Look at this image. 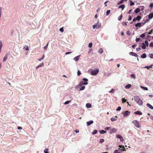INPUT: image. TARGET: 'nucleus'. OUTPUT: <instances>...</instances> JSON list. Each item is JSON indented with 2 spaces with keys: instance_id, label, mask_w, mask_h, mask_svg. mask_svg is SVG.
<instances>
[{
  "instance_id": "obj_11",
  "label": "nucleus",
  "mask_w": 153,
  "mask_h": 153,
  "mask_svg": "<svg viewBox=\"0 0 153 153\" xmlns=\"http://www.w3.org/2000/svg\"><path fill=\"white\" fill-rule=\"evenodd\" d=\"M134 114H136L141 115L142 114V113L140 111H137L134 112Z\"/></svg>"
},
{
  "instance_id": "obj_59",
  "label": "nucleus",
  "mask_w": 153,
  "mask_h": 153,
  "mask_svg": "<svg viewBox=\"0 0 153 153\" xmlns=\"http://www.w3.org/2000/svg\"><path fill=\"white\" fill-rule=\"evenodd\" d=\"M141 49L140 48H136V50L137 51H139Z\"/></svg>"
},
{
  "instance_id": "obj_18",
  "label": "nucleus",
  "mask_w": 153,
  "mask_h": 153,
  "mask_svg": "<svg viewBox=\"0 0 153 153\" xmlns=\"http://www.w3.org/2000/svg\"><path fill=\"white\" fill-rule=\"evenodd\" d=\"M23 49L25 50H26L27 51H28L29 50V48L28 46L25 45L24 48Z\"/></svg>"
},
{
  "instance_id": "obj_23",
  "label": "nucleus",
  "mask_w": 153,
  "mask_h": 153,
  "mask_svg": "<svg viewBox=\"0 0 153 153\" xmlns=\"http://www.w3.org/2000/svg\"><path fill=\"white\" fill-rule=\"evenodd\" d=\"M103 50L102 48H100L99 49L98 51V52L100 53H103Z\"/></svg>"
},
{
  "instance_id": "obj_38",
  "label": "nucleus",
  "mask_w": 153,
  "mask_h": 153,
  "mask_svg": "<svg viewBox=\"0 0 153 153\" xmlns=\"http://www.w3.org/2000/svg\"><path fill=\"white\" fill-rule=\"evenodd\" d=\"M131 77H132L134 79H135V78H136V76L134 74H131Z\"/></svg>"
},
{
  "instance_id": "obj_62",
  "label": "nucleus",
  "mask_w": 153,
  "mask_h": 153,
  "mask_svg": "<svg viewBox=\"0 0 153 153\" xmlns=\"http://www.w3.org/2000/svg\"><path fill=\"white\" fill-rule=\"evenodd\" d=\"M97 27V26L96 25H94L93 26V29H95L96 28H97V27Z\"/></svg>"
},
{
  "instance_id": "obj_3",
  "label": "nucleus",
  "mask_w": 153,
  "mask_h": 153,
  "mask_svg": "<svg viewBox=\"0 0 153 153\" xmlns=\"http://www.w3.org/2000/svg\"><path fill=\"white\" fill-rule=\"evenodd\" d=\"M132 123L137 128H140L141 127L139 122L136 120H133Z\"/></svg>"
},
{
  "instance_id": "obj_12",
  "label": "nucleus",
  "mask_w": 153,
  "mask_h": 153,
  "mask_svg": "<svg viewBox=\"0 0 153 153\" xmlns=\"http://www.w3.org/2000/svg\"><path fill=\"white\" fill-rule=\"evenodd\" d=\"M125 7V4H122L118 8H122V10H123L124 8Z\"/></svg>"
},
{
  "instance_id": "obj_28",
  "label": "nucleus",
  "mask_w": 153,
  "mask_h": 153,
  "mask_svg": "<svg viewBox=\"0 0 153 153\" xmlns=\"http://www.w3.org/2000/svg\"><path fill=\"white\" fill-rule=\"evenodd\" d=\"M141 17L140 16H138L136 18V19H137V20L139 21L141 19Z\"/></svg>"
},
{
  "instance_id": "obj_5",
  "label": "nucleus",
  "mask_w": 153,
  "mask_h": 153,
  "mask_svg": "<svg viewBox=\"0 0 153 153\" xmlns=\"http://www.w3.org/2000/svg\"><path fill=\"white\" fill-rule=\"evenodd\" d=\"M130 113V112L128 111H124L123 113V115L124 117H127L128 116Z\"/></svg>"
},
{
  "instance_id": "obj_27",
  "label": "nucleus",
  "mask_w": 153,
  "mask_h": 153,
  "mask_svg": "<svg viewBox=\"0 0 153 153\" xmlns=\"http://www.w3.org/2000/svg\"><path fill=\"white\" fill-rule=\"evenodd\" d=\"M142 45L141 46L142 48L143 49H145L146 48V45H145L144 43H143L142 44Z\"/></svg>"
},
{
  "instance_id": "obj_4",
  "label": "nucleus",
  "mask_w": 153,
  "mask_h": 153,
  "mask_svg": "<svg viewBox=\"0 0 153 153\" xmlns=\"http://www.w3.org/2000/svg\"><path fill=\"white\" fill-rule=\"evenodd\" d=\"M99 72V70L98 69H97L96 70L92 71L91 72V74L93 75H96L98 74Z\"/></svg>"
},
{
  "instance_id": "obj_46",
  "label": "nucleus",
  "mask_w": 153,
  "mask_h": 153,
  "mask_svg": "<svg viewBox=\"0 0 153 153\" xmlns=\"http://www.w3.org/2000/svg\"><path fill=\"white\" fill-rule=\"evenodd\" d=\"M149 56L151 58L153 59V54L151 53L149 54Z\"/></svg>"
},
{
  "instance_id": "obj_14",
  "label": "nucleus",
  "mask_w": 153,
  "mask_h": 153,
  "mask_svg": "<svg viewBox=\"0 0 153 153\" xmlns=\"http://www.w3.org/2000/svg\"><path fill=\"white\" fill-rule=\"evenodd\" d=\"M44 65L43 64V63H42L41 64H40L39 65H38L37 66L36 68L37 69L39 67H42V66H44Z\"/></svg>"
},
{
  "instance_id": "obj_13",
  "label": "nucleus",
  "mask_w": 153,
  "mask_h": 153,
  "mask_svg": "<svg viewBox=\"0 0 153 153\" xmlns=\"http://www.w3.org/2000/svg\"><path fill=\"white\" fill-rule=\"evenodd\" d=\"M79 56H80L79 55V56H76L74 58V60L76 61H77L78 60H79Z\"/></svg>"
},
{
  "instance_id": "obj_63",
  "label": "nucleus",
  "mask_w": 153,
  "mask_h": 153,
  "mask_svg": "<svg viewBox=\"0 0 153 153\" xmlns=\"http://www.w3.org/2000/svg\"><path fill=\"white\" fill-rule=\"evenodd\" d=\"M150 7L151 8L153 7V3H152L150 4Z\"/></svg>"
},
{
  "instance_id": "obj_21",
  "label": "nucleus",
  "mask_w": 153,
  "mask_h": 153,
  "mask_svg": "<svg viewBox=\"0 0 153 153\" xmlns=\"http://www.w3.org/2000/svg\"><path fill=\"white\" fill-rule=\"evenodd\" d=\"M100 133L101 134H104L106 133V131L104 130H102L99 131Z\"/></svg>"
},
{
  "instance_id": "obj_2",
  "label": "nucleus",
  "mask_w": 153,
  "mask_h": 153,
  "mask_svg": "<svg viewBox=\"0 0 153 153\" xmlns=\"http://www.w3.org/2000/svg\"><path fill=\"white\" fill-rule=\"evenodd\" d=\"M88 79L86 78H84L82 79V80L79 83V85L80 86L83 85H86L88 84Z\"/></svg>"
},
{
  "instance_id": "obj_45",
  "label": "nucleus",
  "mask_w": 153,
  "mask_h": 153,
  "mask_svg": "<svg viewBox=\"0 0 153 153\" xmlns=\"http://www.w3.org/2000/svg\"><path fill=\"white\" fill-rule=\"evenodd\" d=\"M132 19V16H131V15H129V18L128 19V21H130Z\"/></svg>"
},
{
  "instance_id": "obj_53",
  "label": "nucleus",
  "mask_w": 153,
  "mask_h": 153,
  "mask_svg": "<svg viewBox=\"0 0 153 153\" xmlns=\"http://www.w3.org/2000/svg\"><path fill=\"white\" fill-rule=\"evenodd\" d=\"M81 74L80 71L79 70H78L77 71V75L79 76Z\"/></svg>"
},
{
  "instance_id": "obj_7",
  "label": "nucleus",
  "mask_w": 153,
  "mask_h": 153,
  "mask_svg": "<svg viewBox=\"0 0 153 153\" xmlns=\"http://www.w3.org/2000/svg\"><path fill=\"white\" fill-rule=\"evenodd\" d=\"M129 54L130 55L134 56H135L136 57H137L138 56V55L136 54V53H133V52H130L129 53Z\"/></svg>"
},
{
  "instance_id": "obj_61",
  "label": "nucleus",
  "mask_w": 153,
  "mask_h": 153,
  "mask_svg": "<svg viewBox=\"0 0 153 153\" xmlns=\"http://www.w3.org/2000/svg\"><path fill=\"white\" fill-rule=\"evenodd\" d=\"M17 129L19 130H21L22 129V128L20 126H18L17 127Z\"/></svg>"
},
{
  "instance_id": "obj_42",
  "label": "nucleus",
  "mask_w": 153,
  "mask_h": 153,
  "mask_svg": "<svg viewBox=\"0 0 153 153\" xmlns=\"http://www.w3.org/2000/svg\"><path fill=\"white\" fill-rule=\"evenodd\" d=\"M71 102V101H67L65 102V103H64V104H65V105L68 104L70 102Z\"/></svg>"
},
{
  "instance_id": "obj_33",
  "label": "nucleus",
  "mask_w": 153,
  "mask_h": 153,
  "mask_svg": "<svg viewBox=\"0 0 153 153\" xmlns=\"http://www.w3.org/2000/svg\"><path fill=\"white\" fill-rule=\"evenodd\" d=\"M128 22H123L122 23V25L123 26H126L127 25V23Z\"/></svg>"
},
{
  "instance_id": "obj_35",
  "label": "nucleus",
  "mask_w": 153,
  "mask_h": 153,
  "mask_svg": "<svg viewBox=\"0 0 153 153\" xmlns=\"http://www.w3.org/2000/svg\"><path fill=\"white\" fill-rule=\"evenodd\" d=\"M48 149L47 148H46L44 150V152L45 153H48Z\"/></svg>"
},
{
  "instance_id": "obj_10",
  "label": "nucleus",
  "mask_w": 153,
  "mask_h": 153,
  "mask_svg": "<svg viewBox=\"0 0 153 153\" xmlns=\"http://www.w3.org/2000/svg\"><path fill=\"white\" fill-rule=\"evenodd\" d=\"M146 105L149 107L152 110L153 109V106H152L151 105H150L149 103H147L146 104Z\"/></svg>"
},
{
  "instance_id": "obj_30",
  "label": "nucleus",
  "mask_w": 153,
  "mask_h": 153,
  "mask_svg": "<svg viewBox=\"0 0 153 153\" xmlns=\"http://www.w3.org/2000/svg\"><path fill=\"white\" fill-rule=\"evenodd\" d=\"M96 25L97 26V28H100V27H101V25L100 24H96Z\"/></svg>"
},
{
  "instance_id": "obj_32",
  "label": "nucleus",
  "mask_w": 153,
  "mask_h": 153,
  "mask_svg": "<svg viewBox=\"0 0 153 153\" xmlns=\"http://www.w3.org/2000/svg\"><path fill=\"white\" fill-rule=\"evenodd\" d=\"M123 17V15H122V14H121L120 16H119L118 18V20H119V21H120L122 18Z\"/></svg>"
},
{
  "instance_id": "obj_36",
  "label": "nucleus",
  "mask_w": 153,
  "mask_h": 153,
  "mask_svg": "<svg viewBox=\"0 0 153 153\" xmlns=\"http://www.w3.org/2000/svg\"><path fill=\"white\" fill-rule=\"evenodd\" d=\"M140 87H141V88L144 89L145 90H148V88L147 87H143V86H141Z\"/></svg>"
},
{
  "instance_id": "obj_52",
  "label": "nucleus",
  "mask_w": 153,
  "mask_h": 153,
  "mask_svg": "<svg viewBox=\"0 0 153 153\" xmlns=\"http://www.w3.org/2000/svg\"><path fill=\"white\" fill-rule=\"evenodd\" d=\"M126 100L125 99V98H123L122 99V102L123 103H124L126 102Z\"/></svg>"
},
{
  "instance_id": "obj_1",
  "label": "nucleus",
  "mask_w": 153,
  "mask_h": 153,
  "mask_svg": "<svg viewBox=\"0 0 153 153\" xmlns=\"http://www.w3.org/2000/svg\"><path fill=\"white\" fill-rule=\"evenodd\" d=\"M134 100L135 102L139 105H142L143 104V102L140 99L138 96H135L134 97Z\"/></svg>"
},
{
  "instance_id": "obj_47",
  "label": "nucleus",
  "mask_w": 153,
  "mask_h": 153,
  "mask_svg": "<svg viewBox=\"0 0 153 153\" xmlns=\"http://www.w3.org/2000/svg\"><path fill=\"white\" fill-rule=\"evenodd\" d=\"M92 45V43L91 42L89 44L88 47L89 48H91Z\"/></svg>"
},
{
  "instance_id": "obj_51",
  "label": "nucleus",
  "mask_w": 153,
  "mask_h": 153,
  "mask_svg": "<svg viewBox=\"0 0 153 153\" xmlns=\"http://www.w3.org/2000/svg\"><path fill=\"white\" fill-rule=\"evenodd\" d=\"M115 91V90L114 89L112 88L109 91V92L110 93H113Z\"/></svg>"
},
{
  "instance_id": "obj_44",
  "label": "nucleus",
  "mask_w": 153,
  "mask_h": 153,
  "mask_svg": "<svg viewBox=\"0 0 153 153\" xmlns=\"http://www.w3.org/2000/svg\"><path fill=\"white\" fill-rule=\"evenodd\" d=\"M59 30L62 32H63L64 31V30L63 29V27H61L60 28Z\"/></svg>"
},
{
  "instance_id": "obj_25",
  "label": "nucleus",
  "mask_w": 153,
  "mask_h": 153,
  "mask_svg": "<svg viewBox=\"0 0 153 153\" xmlns=\"http://www.w3.org/2000/svg\"><path fill=\"white\" fill-rule=\"evenodd\" d=\"M116 137L117 138L119 139H121L123 138L122 137L120 134H117L116 136Z\"/></svg>"
},
{
  "instance_id": "obj_43",
  "label": "nucleus",
  "mask_w": 153,
  "mask_h": 153,
  "mask_svg": "<svg viewBox=\"0 0 153 153\" xmlns=\"http://www.w3.org/2000/svg\"><path fill=\"white\" fill-rule=\"evenodd\" d=\"M85 86H82L80 88V91L83 90L85 89Z\"/></svg>"
},
{
  "instance_id": "obj_57",
  "label": "nucleus",
  "mask_w": 153,
  "mask_h": 153,
  "mask_svg": "<svg viewBox=\"0 0 153 153\" xmlns=\"http://www.w3.org/2000/svg\"><path fill=\"white\" fill-rule=\"evenodd\" d=\"M127 34L128 36H130L131 34V33L129 31H128L127 32Z\"/></svg>"
},
{
  "instance_id": "obj_17",
  "label": "nucleus",
  "mask_w": 153,
  "mask_h": 153,
  "mask_svg": "<svg viewBox=\"0 0 153 153\" xmlns=\"http://www.w3.org/2000/svg\"><path fill=\"white\" fill-rule=\"evenodd\" d=\"M86 105L87 108H90L91 107V105L89 103H87Z\"/></svg>"
},
{
  "instance_id": "obj_15",
  "label": "nucleus",
  "mask_w": 153,
  "mask_h": 153,
  "mask_svg": "<svg viewBox=\"0 0 153 153\" xmlns=\"http://www.w3.org/2000/svg\"><path fill=\"white\" fill-rule=\"evenodd\" d=\"M7 55H6L4 57L3 59V62H5L6 60L7 59Z\"/></svg>"
},
{
  "instance_id": "obj_54",
  "label": "nucleus",
  "mask_w": 153,
  "mask_h": 153,
  "mask_svg": "<svg viewBox=\"0 0 153 153\" xmlns=\"http://www.w3.org/2000/svg\"><path fill=\"white\" fill-rule=\"evenodd\" d=\"M110 128V127H107L105 128V129L106 130H108Z\"/></svg>"
},
{
  "instance_id": "obj_60",
  "label": "nucleus",
  "mask_w": 153,
  "mask_h": 153,
  "mask_svg": "<svg viewBox=\"0 0 153 153\" xmlns=\"http://www.w3.org/2000/svg\"><path fill=\"white\" fill-rule=\"evenodd\" d=\"M140 40V38H137L136 39V41L137 42L139 41Z\"/></svg>"
},
{
  "instance_id": "obj_48",
  "label": "nucleus",
  "mask_w": 153,
  "mask_h": 153,
  "mask_svg": "<svg viewBox=\"0 0 153 153\" xmlns=\"http://www.w3.org/2000/svg\"><path fill=\"white\" fill-rule=\"evenodd\" d=\"M121 107L120 106L118 107L117 108V109L116 110L117 111H120L121 109Z\"/></svg>"
},
{
  "instance_id": "obj_64",
  "label": "nucleus",
  "mask_w": 153,
  "mask_h": 153,
  "mask_svg": "<svg viewBox=\"0 0 153 153\" xmlns=\"http://www.w3.org/2000/svg\"><path fill=\"white\" fill-rule=\"evenodd\" d=\"M153 31V29H152L150 32L149 33V34H150L152 33V32Z\"/></svg>"
},
{
  "instance_id": "obj_9",
  "label": "nucleus",
  "mask_w": 153,
  "mask_h": 153,
  "mask_svg": "<svg viewBox=\"0 0 153 153\" xmlns=\"http://www.w3.org/2000/svg\"><path fill=\"white\" fill-rule=\"evenodd\" d=\"M93 123V121L92 120H91L89 122H87L86 123L87 125V126H89L91 124H92Z\"/></svg>"
},
{
  "instance_id": "obj_58",
  "label": "nucleus",
  "mask_w": 153,
  "mask_h": 153,
  "mask_svg": "<svg viewBox=\"0 0 153 153\" xmlns=\"http://www.w3.org/2000/svg\"><path fill=\"white\" fill-rule=\"evenodd\" d=\"M132 11V9H130L129 10L128 12L127 13L128 14H130L131 12Z\"/></svg>"
},
{
  "instance_id": "obj_22",
  "label": "nucleus",
  "mask_w": 153,
  "mask_h": 153,
  "mask_svg": "<svg viewBox=\"0 0 153 153\" xmlns=\"http://www.w3.org/2000/svg\"><path fill=\"white\" fill-rule=\"evenodd\" d=\"M148 17L149 19H152L153 17V13H150L148 15Z\"/></svg>"
},
{
  "instance_id": "obj_26",
  "label": "nucleus",
  "mask_w": 153,
  "mask_h": 153,
  "mask_svg": "<svg viewBox=\"0 0 153 153\" xmlns=\"http://www.w3.org/2000/svg\"><path fill=\"white\" fill-rule=\"evenodd\" d=\"M119 147L120 148H121L122 149H121V151H124L125 150V148H124V147L123 146H119Z\"/></svg>"
},
{
  "instance_id": "obj_29",
  "label": "nucleus",
  "mask_w": 153,
  "mask_h": 153,
  "mask_svg": "<svg viewBox=\"0 0 153 153\" xmlns=\"http://www.w3.org/2000/svg\"><path fill=\"white\" fill-rule=\"evenodd\" d=\"M97 131L96 130H94V131L92 133V134L94 135L97 133Z\"/></svg>"
},
{
  "instance_id": "obj_49",
  "label": "nucleus",
  "mask_w": 153,
  "mask_h": 153,
  "mask_svg": "<svg viewBox=\"0 0 153 153\" xmlns=\"http://www.w3.org/2000/svg\"><path fill=\"white\" fill-rule=\"evenodd\" d=\"M104 141V140L103 139H101L100 140V143H102Z\"/></svg>"
},
{
  "instance_id": "obj_41",
  "label": "nucleus",
  "mask_w": 153,
  "mask_h": 153,
  "mask_svg": "<svg viewBox=\"0 0 153 153\" xmlns=\"http://www.w3.org/2000/svg\"><path fill=\"white\" fill-rule=\"evenodd\" d=\"M130 5L131 6L132 5H134V2H133L132 1H130Z\"/></svg>"
},
{
  "instance_id": "obj_6",
  "label": "nucleus",
  "mask_w": 153,
  "mask_h": 153,
  "mask_svg": "<svg viewBox=\"0 0 153 153\" xmlns=\"http://www.w3.org/2000/svg\"><path fill=\"white\" fill-rule=\"evenodd\" d=\"M117 130V129L115 128H113L110 131V134H112L113 133L116 132Z\"/></svg>"
},
{
  "instance_id": "obj_19",
  "label": "nucleus",
  "mask_w": 153,
  "mask_h": 153,
  "mask_svg": "<svg viewBox=\"0 0 153 153\" xmlns=\"http://www.w3.org/2000/svg\"><path fill=\"white\" fill-rule=\"evenodd\" d=\"M140 9H139V8H137L134 10L135 13H138V12H140Z\"/></svg>"
},
{
  "instance_id": "obj_39",
  "label": "nucleus",
  "mask_w": 153,
  "mask_h": 153,
  "mask_svg": "<svg viewBox=\"0 0 153 153\" xmlns=\"http://www.w3.org/2000/svg\"><path fill=\"white\" fill-rule=\"evenodd\" d=\"M111 12V11L110 10H108L107 12L106 13V15L108 16L109 15V14Z\"/></svg>"
},
{
  "instance_id": "obj_16",
  "label": "nucleus",
  "mask_w": 153,
  "mask_h": 153,
  "mask_svg": "<svg viewBox=\"0 0 153 153\" xmlns=\"http://www.w3.org/2000/svg\"><path fill=\"white\" fill-rule=\"evenodd\" d=\"M131 85L130 84H129L128 85H126L125 87V88L126 89H128L130 88L131 87Z\"/></svg>"
},
{
  "instance_id": "obj_20",
  "label": "nucleus",
  "mask_w": 153,
  "mask_h": 153,
  "mask_svg": "<svg viewBox=\"0 0 153 153\" xmlns=\"http://www.w3.org/2000/svg\"><path fill=\"white\" fill-rule=\"evenodd\" d=\"M141 57L142 58H145L146 57V53H144L141 55Z\"/></svg>"
},
{
  "instance_id": "obj_24",
  "label": "nucleus",
  "mask_w": 153,
  "mask_h": 153,
  "mask_svg": "<svg viewBox=\"0 0 153 153\" xmlns=\"http://www.w3.org/2000/svg\"><path fill=\"white\" fill-rule=\"evenodd\" d=\"M141 23H137L135 25V26L136 27H140L141 26Z\"/></svg>"
},
{
  "instance_id": "obj_8",
  "label": "nucleus",
  "mask_w": 153,
  "mask_h": 153,
  "mask_svg": "<svg viewBox=\"0 0 153 153\" xmlns=\"http://www.w3.org/2000/svg\"><path fill=\"white\" fill-rule=\"evenodd\" d=\"M121 152V150L120 148L118 150H116L114 152V153H120Z\"/></svg>"
},
{
  "instance_id": "obj_50",
  "label": "nucleus",
  "mask_w": 153,
  "mask_h": 153,
  "mask_svg": "<svg viewBox=\"0 0 153 153\" xmlns=\"http://www.w3.org/2000/svg\"><path fill=\"white\" fill-rule=\"evenodd\" d=\"M48 43L44 47V49L45 50H46L47 49V47H48Z\"/></svg>"
},
{
  "instance_id": "obj_56",
  "label": "nucleus",
  "mask_w": 153,
  "mask_h": 153,
  "mask_svg": "<svg viewBox=\"0 0 153 153\" xmlns=\"http://www.w3.org/2000/svg\"><path fill=\"white\" fill-rule=\"evenodd\" d=\"M145 34L144 33H143L140 36V37L141 38H143L145 36Z\"/></svg>"
},
{
  "instance_id": "obj_37",
  "label": "nucleus",
  "mask_w": 153,
  "mask_h": 153,
  "mask_svg": "<svg viewBox=\"0 0 153 153\" xmlns=\"http://www.w3.org/2000/svg\"><path fill=\"white\" fill-rule=\"evenodd\" d=\"M153 65H151L149 66H147L145 67V68H147L148 69H149V68H152Z\"/></svg>"
},
{
  "instance_id": "obj_40",
  "label": "nucleus",
  "mask_w": 153,
  "mask_h": 153,
  "mask_svg": "<svg viewBox=\"0 0 153 153\" xmlns=\"http://www.w3.org/2000/svg\"><path fill=\"white\" fill-rule=\"evenodd\" d=\"M111 119L112 121H114L117 120V119H115V117H112Z\"/></svg>"
},
{
  "instance_id": "obj_34",
  "label": "nucleus",
  "mask_w": 153,
  "mask_h": 153,
  "mask_svg": "<svg viewBox=\"0 0 153 153\" xmlns=\"http://www.w3.org/2000/svg\"><path fill=\"white\" fill-rule=\"evenodd\" d=\"M145 45L147 47L149 45V42L148 41L145 40Z\"/></svg>"
},
{
  "instance_id": "obj_55",
  "label": "nucleus",
  "mask_w": 153,
  "mask_h": 153,
  "mask_svg": "<svg viewBox=\"0 0 153 153\" xmlns=\"http://www.w3.org/2000/svg\"><path fill=\"white\" fill-rule=\"evenodd\" d=\"M149 46L151 47H153V42H151L149 44Z\"/></svg>"
},
{
  "instance_id": "obj_31",
  "label": "nucleus",
  "mask_w": 153,
  "mask_h": 153,
  "mask_svg": "<svg viewBox=\"0 0 153 153\" xmlns=\"http://www.w3.org/2000/svg\"><path fill=\"white\" fill-rule=\"evenodd\" d=\"M125 0H121L117 4L118 5L122 4Z\"/></svg>"
}]
</instances>
